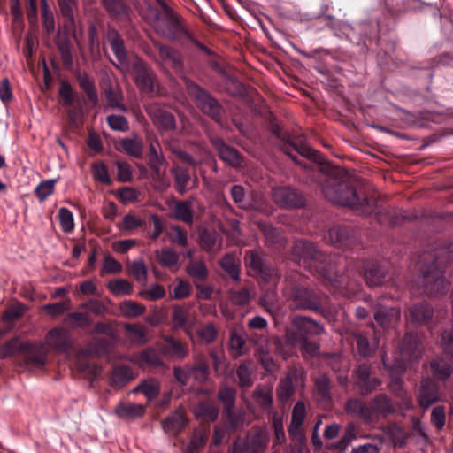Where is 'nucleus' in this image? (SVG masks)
Segmentation results:
<instances>
[{"mask_svg":"<svg viewBox=\"0 0 453 453\" xmlns=\"http://www.w3.org/2000/svg\"><path fill=\"white\" fill-rule=\"evenodd\" d=\"M316 392L321 401L330 399V381L326 375H319L315 380Z\"/></svg>","mask_w":453,"mask_h":453,"instance_id":"58","label":"nucleus"},{"mask_svg":"<svg viewBox=\"0 0 453 453\" xmlns=\"http://www.w3.org/2000/svg\"><path fill=\"white\" fill-rule=\"evenodd\" d=\"M284 296L294 303L296 309L319 311L320 309L319 298L309 289L296 286L284 288Z\"/></svg>","mask_w":453,"mask_h":453,"instance_id":"9","label":"nucleus"},{"mask_svg":"<svg viewBox=\"0 0 453 453\" xmlns=\"http://www.w3.org/2000/svg\"><path fill=\"white\" fill-rule=\"evenodd\" d=\"M123 327L127 333L128 339L136 344L142 345L147 342L146 328L139 324H124Z\"/></svg>","mask_w":453,"mask_h":453,"instance_id":"46","label":"nucleus"},{"mask_svg":"<svg viewBox=\"0 0 453 453\" xmlns=\"http://www.w3.org/2000/svg\"><path fill=\"white\" fill-rule=\"evenodd\" d=\"M152 170L151 179L155 189L165 191L170 187V180L166 176V169L165 167V158L149 162Z\"/></svg>","mask_w":453,"mask_h":453,"instance_id":"23","label":"nucleus"},{"mask_svg":"<svg viewBox=\"0 0 453 453\" xmlns=\"http://www.w3.org/2000/svg\"><path fill=\"white\" fill-rule=\"evenodd\" d=\"M353 337L356 341L357 349L360 356L366 357L375 352L378 343L371 345L367 337L362 334H354Z\"/></svg>","mask_w":453,"mask_h":453,"instance_id":"51","label":"nucleus"},{"mask_svg":"<svg viewBox=\"0 0 453 453\" xmlns=\"http://www.w3.org/2000/svg\"><path fill=\"white\" fill-rule=\"evenodd\" d=\"M119 311L124 317L135 318L145 311V306L132 300H126L119 303Z\"/></svg>","mask_w":453,"mask_h":453,"instance_id":"48","label":"nucleus"},{"mask_svg":"<svg viewBox=\"0 0 453 453\" xmlns=\"http://www.w3.org/2000/svg\"><path fill=\"white\" fill-rule=\"evenodd\" d=\"M20 351L26 352L27 363L35 367H42L46 362L47 351L43 345L20 344Z\"/></svg>","mask_w":453,"mask_h":453,"instance_id":"24","label":"nucleus"},{"mask_svg":"<svg viewBox=\"0 0 453 453\" xmlns=\"http://www.w3.org/2000/svg\"><path fill=\"white\" fill-rule=\"evenodd\" d=\"M173 217L187 224H192L194 213L188 201L176 202L173 208Z\"/></svg>","mask_w":453,"mask_h":453,"instance_id":"41","label":"nucleus"},{"mask_svg":"<svg viewBox=\"0 0 453 453\" xmlns=\"http://www.w3.org/2000/svg\"><path fill=\"white\" fill-rule=\"evenodd\" d=\"M132 392H141L150 401L159 394L160 383L158 380L150 378L142 381Z\"/></svg>","mask_w":453,"mask_h":453,"instance_id":"43","label":"nucleus"},{"mask_svg":"<svg viewBox=\"0 0 453 453\" xmlns=\"http://www.w3.org/2000/svg\"><path fill=\"white\" fill-rule=\"evenodd\" d=\"M92 173L93 177L96 181L104 184L111 183V178L109 176V172L107 166L103 162L94 164L92 165Z\"/></svg>","mask_w":453,"mask_h":453,"instance_id":"62","label":"nucleus"},{"mask_svg":"<svg viewBox=\"0 0 453 453\" xmlns=\"http://www.w3.org/2000/svg\"><path fill=\"white\" fill-rule=\"evenodd\" d=\"M163 350L165 354L177 359H183L188 354V347L172 337L165 338Z\"/></svg>","mask_w":453,"mask_h":453,"instance_id":"36","label":"nucleus"},{"mask_svg":"<svg viewBox=\"0 0 453 453\" xmlns=\"http://www.w3.org/2000/svg\"><path fill=\"white\" fill-rule=\"evenodd\" d=\"M47 346L58 352H65L71 347V336L63 327L50 330L45 336Z\"/></svg>","mask_w":453,"mask_h":453,"instance_id":"15","label":"nucleus"},{"mask_svg":"<svg viewBox=\"0 0 453 453\" xmlns=\"http://www.w3.org/2000/svg\"><path fill=\"white\" fill-rule=\"evenodd\" d=\"M146 111L153 124L158 128L162 130H173L175 128L173 115L162 108L158 104L151 103L148 104Z\"/></svg>","mask_w":453,"mask_h":453,"instance_id":"12","label":"nucleus"},{"mask_svg":"<svg viewBox=\"0 0 453 453\" xmlns=\"http://www.w3.org/2000/svg\"><path fill=\"white\" fill-rule=\"evenodd\" d=\"M218 399L224 405V411L234 409L235 405L236 391L226 386H222L218 392Z\"/></svg>","mask_w":453,"mask_h":453,"instance_id":"50","label":"nucleus"},{"mask_svg":"<svg viewBox=\"0 0 453 453\" xmlns=\"http://www.w3.org/2000/svg\"><path fill=\"white\" fill-rule=\"evenodd\" d=\"M401 317L400 310L397 308L384 307L374 314V319L379 325L387 328L395 324Z\"/></svg>","mask_w":453,"mask_h":453,"instance_id":"33","label":"nucleus"},{"mask_svg":"<svg viewBox=\"0 0 453 453\" xmlns=\"http://www.w3.org/2000/svg\"><path fill=\"white\" fill-rule=\"evenodd\" d=\"M186 273L196 282L205 280L209 274L208 269L202 260H190L186 266Z\"/></svg>","mask_w":453,"mask_h":453,"instance_id":"39","label":"nucleus"},{"mask_svg":"<svg viewBox=\"0 0 453 453\" xmlns=\"http://www.w3.org/2000/svg\"><path fill=\"white\" fill-rule=\"evenodd\" d=\"M322 192L326 198L334 203L349 206L362 213L377 212L373 208V201L367 198L360 199L357 191L347 182L336 178L327 177Z\"/></svg>","mask_w":453,"mask_h":453,"instance_id":"3","label":"nucleus"},{"mask_svg":"<svg viewBox=\"0 0 453 453\" xmlns=\"http://www.w3.org/2000/svg\"><path fill=\"white\" fill-rule=\"evenodd\" d=\"M128 360L140 367H157L163 364L159 355L153 349H144L140 354L130 357Z\"/></svg>","mask_w":453,"mask_h":453,"instance_id":"27","label":"nucleus"},{"mask_svg":"<svg viewBox=\"0 0 453 453\" xmlns=\"http://www.w3.org/2000/svg\"><path fill=\"white\" fill-rule=\"evenodd\" d=\"M155 46L158 49L160 58L164 62L172 65L175 69L180 68L181 61L178 51L169 46L159 43H155Z\"/></svg>","mask_w":453,"mask_h":453,"instance_id":"45","label":"nucleus"},{"mask_svg":"<svg viewBox=\"0 0 453 453\" xmlns=\"http://www.w3.org/2000/svg\"><path fill=\"white\" fill-rule=\"evenodd\" d=\"M168 237L172 243L185 247L188 244L187 231L179 226H172L168 232Z\"/></svg>","mask_w":453,"mask_h":453,"instance_id":"57","label":"nucleus"},{"mask_svg":"<svg viewBox=\"0 0 453 453\" xmlns=\"http://www.w3.org/2000/svg\"><path fill=\"white\" fill-rule=\"evenodd\" d=\"M159 263L166 268L176 271L179 268V254L170 248H164L155 251Z\"/></svg>","mask_w":453,"mask_h":453,"instance_id":"34","label":"nucleus"},{"mask_svg":"<svg viewBox=\"0 0 453 453\" xmlns=\"http://www.w3.org/2000/svg\"><path fill=\"white\" fill-rule=\"evenodd\" d=\"M329 238L334 245H345L348 241V231L342 226H334L329 230Z\"/></svg>","mask_w":453,"mask_h":453,"instance_id":"61","label":"nucleus"},{"mask_svg":"<svg viewBox=\"0 0 453 453\" xmlns=\"http://www.w3.org/2000/svg\"><path fill=\"white\" fill-rule=\"evenodd\" d=\"M364 276L369 286H379L382 284L386 273L380 265L371 264L365 267Z\"/></svg>","mask_w":453,"mask_h":453,"instance_id":"40","label":"nucleus"},{"mask_svg":"<svg viewBox=\"0 0 453 453\" xmlns=\"http://www.w3.org/2000/svg\"><path fill=\"white\" fill-rule=\"evenodd\" d=\"M348 413L358 416L366 424H376L395 411V407L386 394H378L368 403L349 399L345 405Z\"/></svg>","mask_w":453,"mask_h":453,"instance_id":"4","label":"nucleus"},{"mask_svg":"<svg viewBox=\"0 0 453 453\" xmlns=\"http://www.w3.org/2000/svg\"><path fill=\"white\" fill-rule=\"evenodd\" d=\"M246 265L250 267L262 280L270 281L276 286L278 273L274 268L267 266L263 258L255 251H249L245 257Z\"/></svg>","mask_w":453,"mask_h":453,"instance_id":"11","label":"nucleus"},{"mask_svg":"<svg viewBox=\"0 0 453 453\" xmlns=\"http://www.w3.org/2000/svg\"><path fill=\"white\" fill-rule=\"evenodd\" d=\"M254 294V290L248 287L241 289H231L229 291V299L234 305L245 306L250 303Z\"/></svg>","mask_w":453,"mask_h":453,"instance_id":"44","label":"nucleus"},{"mask_svg":"<svg viewBox=\"0 0 453 453\" xmlns=\"http://www.w3.org/2000/svg\"><path fill=\"white\" fill-rule=\"evenodd\" d=\"M220 266L233 280H240V262L234 255H225L221 258Z\"/></svg>","mask_w":453,"mask_h":453,"instance_id":"42","label":"nucleus"},{"mask_svg":"<svg viewBox=\"0 0 453 453\" xmlns=\"http://www.w3.org/2000/svg\"><path fill=\"white\" fill-rule=\"evenodd\" d=\"M116 415L123 419H135L141 418L145 413V406L135 403H119L115 407Z\"/></svg>","mask_w":453,"mask_h":453,"instance_id":"26","label":"nucleus"},{"mask_svg":"<svg viewBox=\"0 0 453 453\" xmlns=\"http://www.w3.org/2000/svg\"><path fill=\"white\" fill-rule=\"evenodd\" d=\"M226 418L233 430L249 425V420L246 418V414L243 411H234L230 409L228 411H224Z\"/></svg>","mask_w":453,"mask_h":453,"instance_id":"53","label":"nucleus"},{"mask_svg":"<svg viewBox=\"0 0 453 453\" xmlns=\"http://www.w3.org/2000/svg\"><path fill=\"white\" fill-rule=\"evenodd\" d=\"M431 423L437 430H441L446 423V412L443 406L438 405L433 408L431 412Z\"/></svg>","mask_w":453,"mask_h":453,"instance_id":"64","label":"nucleus"},{"mask_svg":"<svg viewBox=\"0 0 453 453\" xmlns=\"http://www.w3.org/2000/svg\"><path fill=\"white\" fill-rule=\"evenodd\" d=\"M55 179L42 181L35 188V195L40 201L46 200L54 191Z\"/></svg>","mask_w":453,"mask_h":453,"instance_id":"59","label":"nucleus"},{"mask_svg":"<svg viewBox=\"0 0 453 453\" xmlns=\"http://www.w3.org/2000/svg\"><path fill=\"white\" fill-rule=\"evenodd\" d=\"M269 442L267 433L261 428H255L247 436L246 448L248 453H264Z\"/></svg>","mask_w":453,"mask_h":453,"instance_id":"22","label":"nucleus"},{"mask_svg":"<svg viewBox=\"0 0 453 453\" xmlns=\"http://www.w3.org/2000/svg\"><path fill=\"white\" fill-rule=\"evenodd\" d=\"M193 413L203 421H215L219 417V408L210 402H198L193 408Z\"/></svg>","mask_w":453,"mask_h":453,"instance_id":"30","label":"nucleus"},{"mask_svg":"<svg viewBox=\"0 0 453 453\" xmlns=\"http://www.w3.org/2000/svg\"><path fill=\"white\" fill-rule=\"evenodd\" d=\"M129 273L141 284H145L147 281L148 270L146 265L142 259L133 261L130 263Z\"/></svg>","mask_w":453,"mask_h":453,"instance_id":"54","label":"nucleus"},{"mask_svg":"<svg viewBox=\"0 0 453 453\" xmlns=\"http://www.w3.org/2000/svg\"><path fill=\"white\" fill-rule=\"evenodd\" d=\"M186 419L183 411H177L168 416L162 423L165 432L170 434H179L185 426Z\"/></svg>","mask_w":453,"mask_h":453,"instance_id":"32","label":"nucleus"},{"mask_svg":"<svg viewBox=\"0 0 453 453\" xmlns=\"http://www.w3.org/2000/svg\"><path fill=\"white\" fill-rule=\"evenodd\" d=\"M110 292L117 296H128L133 292L132 284L124 279H114L107 283Z\"/></svg>","mask_w":453,"mask_h":453,"instance_id":"47","label":"nucleus"},{"mask_svg":"<svg viewBox=\"0 0 453 453\" xmlns=\"http://www.w3.org/2000/svg\"><path fill=\"white\" fill-rule=\"evenodd\" d=\"M399 357L391 363L386 354L382 357L384 367L388 371L391 379L390 389L398 397L406 391L403 389L402 377L406 370V363L421 357L422 349L419 346L418 335L414 333L406 334L399 347Z\"/></svg>","mask_w":453,"mask_h":453,"instance_id":"2","label":"nucleus"},{"mask_svg":"<svg viewBox=\"0 0 453 453\" xmlns=\"http://www.w3.org/2000/svg\"><path fill=\"white\" fill-rule=\"evenodd\" d=\"M80 307L96 316H103L107 311L105 304L97 299H89L81 303Z\"/></svg>","mask_w":453,"mask_h":453,"instance_id":"63","label":"nucleus"},{"mask_svg":"<svg viewBox=\"0 0 453 453\" xmlns=\"http://www.w3.org/2000/svg\"><path fill=\"white\" fill-rule=\"evenodd\" d=\"M273 197L281 207L296 208L304 203V198L296 190L288 187H279L273 189Z\"/></svg>","mask_w":453,"mask_h":453,"instance_id":"14","label":"nucleus"},{"mask_svg":"<svg viewBox=\"0 0 453 453\" xmlns=\"http://www.w3.org/2000/svg\"><path fill=\"white\" fill-rule=\"evenodd\" d=\"M433 311L427 303L414 305L410 309V319L418 326L426 323L432 318Z\"/></svg>","mask_w":453,"mask_h":453,"instance_id":"37","label":"nucleus"},{"mask_svg":"<svg viewBox=\"0 0 453 453\" xmlns=\"http://www.w3.org/2000/svg\"><path fill=\"white\" fill-rule=\"evenodd\" d=\"M106 100H107V105L106 109H116L119 110L121 111H127V107L123 104V97L122 95L119 92L113 91L111 88H109L105 89L104 91Z\"/></svg>","mask_w":453,"mask_h":453,"instance_id":"55","label":"nucleus"},{"mask_svg":"<svg viewBox=\"0 0 453 453\" xmlns=\"http://www.w3.org/2000/svg\"><path fill=\"white\" fill-rule=\"evenodd\" d=\"M64 322L73 329H85L92 324V319L87 312L74 311L69 313Z\"/></svg>","mask_w":453,"mask_h":453,"instance_id":"38","label":"nucleus"},{"mask_svg":"<svg viewBox=\"0 0 453 453\" xmlns=\"http://www.w3.org/2000/svg\"><path fill=\"white\" fill-rule=\"evenodd\" d=\"M105 39L119 62L116 66L123 72L127 70L128 64L124 42L119 33L115 29H109L105 35Z\"/></svg>","mask_w":453,"mask_h":453,"instance_id":"16","label":"nucleus"},{"mask_svg":"<svg viewBox=\"0 0 453 453\" xmlns=\"http://www.w3.org/2000/svg\"><path fill=\"white\" fill-rule=\"evenodd\" d=\"M211 142L217 150L219 157L232 166H238L241 165V157L238 151L225 143L219 137L211 138Z\"/></svg>","mask_w":453,"mask_h":453,"instance_id":"20","label":"nucleus"},{"mask_svg":"<svg viewBox=\"0 0 453 453\" xmlns=\"http://www.w3.org/2000/svg\"><path fill=\"white\" fill-rule=\"evenodd\" d=\"M173 173L175 179L177 191L183 195L187 191V185L190 180V175L187 169L175 166L173 168Z\"/></svg>","mask_w":453,"mask_h":453,"instance_id":"52","label":"nucleus"},{"mask_svg":"<svg viewBox=\"0 0 453 453\" xmlns=\"http://www.w3.org/2000/svg\"><path fill=\"white\" fill-rule=\"evenodd\" d=\"M188 89L195 96L200 109L214 120L219 121L221 112L219 103L195 83H188Z\"/></svg>","mask_w":453,"mask_h":453,"instance_id":"10","label":"nucleus"},{"mask_svg":"<svg viewBox=\"0 0 453 453\" xmlns=\"http://www.w3.org/2000/svg\"><path fill=\"white\" fill-rule=\"evenodd\" d=\"M241 387H250L252 384L250 363L241 364L236 371Z\"/></svg>","mask_w":453,"mask_h":453,"instance_id":"60","label":"nucleus"},{"mask_svg":"<svg viewBox=\"0 0 453 453\" xmlns=\"http://www.w3.org/2000/svg\"><path fill=\"white\" fill-rule=\"evenodd\" d=\"M293 326L296 328L297 334H300V340L308 334L318 335L324 332L322 325L316 320L303 316L295 317L292 320Z\"/></svg>","mask_w":453,"mask_h":453,"instance_id":"21","label":"nucleus"},{"mask_svg":"<svg viewBox=\"0 0 453 453\" xmlns=\"http://www.w3.org/2000/svg\"><path fill=\"white\" fill-rule=\"evenodd\" d=\"M193 358L195 361L193 365L174 366L173 368L174 378L181 386H186L190 380L203 383L208 379L209 362L206 356L197 353L194 355Z\"/></svg>","mask_w":453,"mask_h":453,"instance_id":"6","label":"nucleus"},{"mask_svg":"<svg viewBox=\"0 0 453 453\" xmlns=\"http://www.w3.org/2000/svg\"><path fill=\"white\" fill-rule=\"evenodd\" d=\"M441 346L444 353L449 356V360L438 357L430 363V367L434 376L439 380H444L453 373V329L445 330L442 333Z\"/></svg>","mask_w":453,"mask_h":453,"instance_id":"8","label":"nucleus"},{"mask_svg":"<svg viewBox=\"0 0 453 453\" xmlns=\"http://www.w3.org/2000/svg\"><path fill=\"white\" fill-rule=\"evenodd\" d=\"M118 150L124 151L129 156L139 158L142 157L143 151L142 139L137 135L124 138L120 140Z\"/></svg>","mask_w":453,"mask_h":453,"instance_id":"28","label":"nucleus"},{"mask_svg":"<svg viewBox=\"0 0 453 453\" xmlns=\"http://www.w3.org/2000/svg\"><path fill=\"white\" fill-rule=\"evenodd\" d=\"M439 393L437 385L431 380H424L421 382L419 394L418 397V404L421 408L426 410L433 403L439 401Z\"/></svg>","mask_w":453,"mask_h":453,"instance_id":"19","label":"nucleus"},{"mask_svg":"<svg viewBox=\"0 0 453 453\" xmlns=\"http://www.w3.org/2000/svg\"><path fill=\"white\" fill-rule=\"evenodd\" d=\"M157 1L163 12H160L157 8L150 6L143 15L144 19L153 27L155 31L171 40L186 38L201 49L205 50L202 44L191 36L183 19L175 14L165 2L162 0Z\"/></svg>","mask_w":453,"mask_h":453,"instance_id":"1","label":"nucleus"},{"mask_svg":"<svg viewBox=\"0 0 453 453\" xmlns=\"http://www.w3.org/2000/svg\"><path fill=\"white\" fill-rule=\"evenodd\" d=\"M201 248L207 252H218L222 248V236L215 230L203 229L199 234Z\"/></svg>","mask_w":453,"mask_h":453,"instance_id":"25","label":"nucleus"},{"mask_svg":"<svg viewBox=\"0 0 453 453\" xmlns=\"http://www.w3.org/2000/svg\"><path fill=\"white\" fill-rule=\"evenodd\" d=\"M79 85L85 91L89 101L97 104L98 96L93 80L87 73H80L77 77Z\"/></svg>","mask_w":453,"mask_h":453,"instance_id":"49","label":"nucleus"},{"mask_svg":"<svg viewBox=\"0 0 453 453\" xmlns=\"http://www.w3.org/2000/svg\"><path fill=\"white\" fill-rule=\"evenodd\" d=\"M382 431L388 437L394 446L403 447L406 444L408 433L396 423H390Z\"/></svg>","mask_w":453,"mask_h":453,"instance_id":"31","label":"nucleus"},{"mask_svg":"<svg viewBox=\"0 0 453 453\" xmlns=\"http://www.w3.org/2000/svg\"><path fill=\"white\" fill-rule=\"evenodd\" d=\"M133 370L127 365L115 367L111 375V383L113 387L121 388L134 379Z\"/></svg>","mask_w":453,"mask_h":453,"instance_id":"35","label":"nucleus"},{"mask_svg":"<svg viewBox=\"0 0 453 453\" xmlns=\"http://www.w3.org/2000/svg\"><path fill=\"white\" fill-rule=\"evenodd\" d=\"M438 259L430 265L417 280V288L422 289L423 293L431 296L441 295L444 292L448 283L446 282L442 271L438 267ZM415 283L411 285L413 288Z\"/></svg>","mask_w":453,"mask_h":453,"instance_id":"7","label":"nucleus"},{"mask_svg":"<svg viewBox=\"0 0 453 453\" xmlns=\"http://www.w3.org/2000/svg\"><path fill=\"white\" fill-rule=\"evenodd\" d=\"M253 399L265 411H271L273 407V387L258 385L253 392Z\"/></svg>","mask_w":453,"mask_h":453,"instance_id":"29","label":"nucleus"},{"mask_svg":"<svg viewBox=\"0 0 453 453\" xmlns=\"http://www.w3.org/2000/svg\"><path fill=\"white\" fill-rule=\"evenodd\" d=\"M134 73L136 86L144 93L153 91V73L146 64L140 58H136L131 66Z\"/></svg>","mask_w":453,"mask_h":453,"instance_id":"13","label":"nucleus"},{"mask_svg":"<svg viewBox=\"0 0 453 453\" xmlns=\"http://www.w3.org/2000/svg\"><path fill=\"white\" fill-rule=\"evenodd\" d=\"M293 255L298 258V263L307 267H314L319 273L329 280H333L336 273L333 267L327 270L321 264L326 261L324 254L319 252L314 245L305 241H298L293 247Z\"/></svg>","mask_w":453,"mask_h":453,"instance_id":"5","label":"nucleus"},{"mask_svg":"<svg viewBox=\"0 0 453 453\" xmlns=\"http://www.w3.org/2000/svg\"><path fill=\"white\" fill-rule=\"evenodd\" d=\"M305 416L306 409L304 403L303 402H297L293 408L291 422L288 428L289 436L293 440L303 439L302 426L303 424Z\"/></svg>","mask_w":453,"mask_h":453,"instance_id":"18","label":"nucleus"},{"mask_svg":"<svg viewBox=\"0 0 453 453\" xmlns=\"http://www.w3.org/2000/svg\"><path fill=\"white\" fill-rule=\"evenodd\" d=\"M371 368L368 365L361 364L356 370V376L357 378V386L360 389L362 395H367L376 389L380 384L381 380L378 378H370Z\"/></svg>","mask_w":453,"mask_h":453,"instance_id":"17","label":"nucleus"},{"mask_svg":"<svg viewBox=\"0 0 453 453\" xmlns=\"http://www.w3.org/2000/svg\"><path fill=\"white\" fill-rule=\"evenodd\" d=\"M106 122L113 131L125 133L129 130V123L122 115H109L106 117Z\"/></svg>","mask_w":453,"mask_h":453,"instance_id":"56","label":"nucleus"}]
</instances>
